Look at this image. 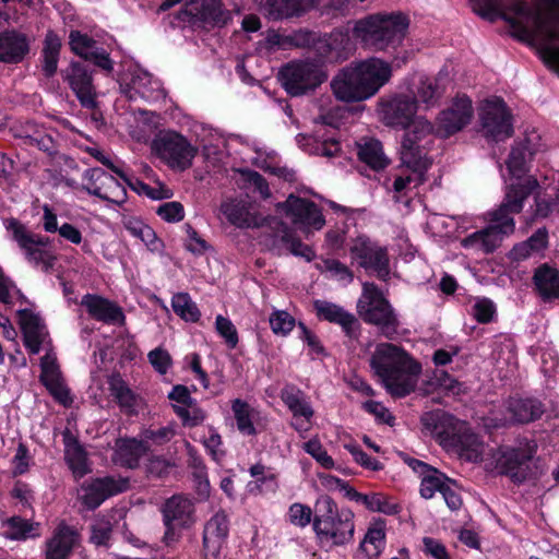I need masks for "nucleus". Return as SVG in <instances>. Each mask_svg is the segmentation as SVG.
<instances>
[{"label": "nucleus", "mask_w": 559, "mask_h": 559, "mask_svg": "<svg viewBox=\"0 0 559 559\" xmlns=\"http://www.w3.org/2000/svg\"><path fill=\"white\" fill-rule=\"evenodd\" d=\"M496 314V305L489 298H477L472 307V316L479 323H489Z\"/></svg>", "instance_id": "nucleus-60"}, {"label": "nucleus", "mask_w": 559, "mask_h": 559, "mask_svg": "<svg viewBox=\"0 0 559 559\" xmlns=\"http://www.w3.org/2000/svg\"><path fill=\"white\" fill-rule=\"evenodd\" d=\"M392 74L390 64L379 58L353 62L331 81L336 99L344 103H360L374 96L389 82Z\"/></svg>", "instance_id": "nucleus-3"}, {"label": "nucleus", "mask_w": 559, "mask_h": 559, "mask_svg": "<svg viewBox=\"0 0 559 559\" xmlns=\"http://www.w3.org/2000/svg\"><path fill=\"white\" fill-rule=\"evenodd\" d=\"M370 367L388 393L401 399L415 391L421 367L402 347L380 343L370 357Z\"/></svg>", "instance_id": "nucleus-2"}, {"label": "nucleus", "mask_w": 559, "mask_h": 559, "mask_svg": "<svg viewBox=\"0 0 559 559\" xmlns=\"http://www.w3.org/2000/svg\"><path fill=\"white\" fill-rule=\"evenodd\" d=\"M462 423L442 409L425 412L420 416L423 433L432 437L443 449L453 444V436L461 431Z\"/></svg>", "instance_id": "nucleus-20"}, {"label": "nucleus", "mask_w": 559, "mask_h": 559, "mask_svg": "<svg viewBox=\"0 0 559 559\" xmlns=\"http://www.w3.org/2000/svg\"><path fill=\"white\" fill-rule=\"evenodd\" d=\"M22 138L26 144L36 146L50 156L57 153V145L52 136L32 124H27Z\"/></svg>", "instance_id": "nucleus-48"}, {"label": "nucleus", "mask_w": 559, "mask_h": 559, "mask_svg": "<svg viewBox=\"0 0 559 559\" xmlns=\"http://www.w3.org/2000/svg\"><path fill=\"white\" fill-rule=\"evenodd\" d=\"M128 486V479L122 477H97L82 484L79 499L85 508L94 510L109 497L126 491Z\"/></svg>", "instance_id": "nucleus-17"}, {"label": "nucleus", "mask_w": 559, "mask_h": 559, "mask_svg": "<svg viewBox=\"0 0 559 559\" xmlns=\"http://www.w3.org/2000/svg\"><path fill=\"white\" fill-rule=\"evenodd\" d=\"M537 295L543 301L559 299V271L547 263L539 265L533 276Z\"/></svg>", "instance_id": "nucleus-34"}, {"label": "nucleus", "mask_w": 559, "mask_h": 559, "mask_svg": "<svg viewBox=\"0 0 559 559\" xmlns=\"http://www.w3.org/2000/svg\"><path fill=\"white\" fill-rule=\"evenodd\" d=\"M221 211L228 222L238 227H250L254 219L249 212L248 204L241 200H228L223 202Z\"/></svg>", "instance_id": "nucleus-42"}, {"label": "nucleus", "mask_w": 559, "mask_h": 559, "mask_svg": "<svg viewBox=\"0 0 559 559\" xmlns=\"http://www.w3.org/2000/svg\"><path fill=\"white\" fill-rule=\"evenodd\" d=\"M231 409L235 415L238 430L247 436L255 433V428L252 423V409L249 404L240 399L233 401Z\"/></svg>", "instance_id": "nucleus-51"}, {"label": "nucleus", "mask_w": 559, "mask_h": 559, "mask_svg": "<svg viewBox=\"0 0 559 559\" xmlns=\"http://www.w3.org/2000/svg\"><path fill=\"white\" fill-rule=\"evenodd\" d=\"M417 102L405 95H397L380 103L382 121L390 127L405 128L415 118Z\"/></svg>", "instance_id": "nucleus-23"}, {"label": "nucleus", "mask_w": 559, "mask_h": 559, "mask_svg": "<svg viewBox=\"0 0 559 559\" xmlns=\"http://www.w3.org/2000/svg\"><path fill=\"white\" fill-rule=\"evenodd\" d=\"M171 306L174 311L186 321L195 322L200 318V311L188 294H176L173 297Z\"/></svg>", "instance_id": "nucleus-53"}, {"label": "nucleus", "mask_w": 559, "mask_h": 559, "mask_svg": "<svg viewBox=\"0 0 559 559\" xmlns=\"http://www.w3.org/2000/svg\"><path fill=\"white\" fill-rule=\"evenodd\" d=\"M104 189H93V195L115 204H122L127 199L124 187L111 175H102Z\"/></svg>", "instance_id": "nucleus-47"}, {"label": "nucleus", "mask_w": 559, "mask_h": 559, "mask_svg": "<svg viewBox=\"0 0 559 559\" xmlns=\"http://www.w3.org/2000/svg\"><path fill=\"white\" fill-rule=\"evenodd\" d=\"M126 229L134 237L140 238L146 245L155 240L154 230L142 221L130 217L124 221Z\"/></svg>", "instance_id": "nucleus-62"}, {"label": "nucleus", "mask_w": 559, "mask_h": 559, "mask_svg": "<svg viewBox=\"0 0 559 559\" xmlns=\"http://www.w3.org/2000/svg\"><path fill=\"white\" fill-rule=\"evenodd\" d=\"M69 44L75 55L93 62L106 72L112 71L114 66L109 58V53L106 52L105 49L99 48L97 43L86 34L79 31H71L69 35Z\"/></svg>", "instance_id": "nucleus-25"}, {"label": "nucleus", "mask_w": 559, "mask_h": 559, "mask_svg": "<svg viewBox=\"0 0 559 559\" xmlns=\"http://www.w3.org/2000/svg\"><path fill=\"white\" fill-rule=\"evenodd\" d=\"M148 451V445L142 440L123 439L117 442L115 460L122 466L135 468L140 459Z\"/></svg>", "instance_id": "nucleus-37"}, {"label": "nucleus", "mask_w": 559, "mask_h": 559, "mask_svg": "<svg viewBox=\"0 0 559 559\" xmlns=\"http://www.w3.org/2000/svg\"><path fill=\"white\" fill-rule=\"evenodd\" d=\"M369 511L393 515L400 512V506L389 496L381 492L364 495L361 502Z\"/></svg>", "instance_id": "nucleus-49"}, {"label": "nucleus", "mask_w": 559, "mask_h": 559, "mask_svg": "<svg viewBox=\"0 0 559 559\" xmlns=\"http://www.w3.org/2000/svg\"><path fill=\"white\" fill-rule=\"evenodd\" d=\"M319 0H264L270 19L278 21L298 17L312 9Z\"/></svg>", "instance_id": "nucleus-33"}, {"label": "nucleus", "mask_w": 559, "mask_h": 559, "mask_svg": "<svg viewBox=\"0 0 559 559\" xmlns=\"http://www.w3.org/2000/svg\"><path fill=\"white\" fill-rule=\"evenodd\" d=\"M112 525L109 519L97 518L91 525L90 540L96 546H107L111 537Z\"/></svg>", "instance_id": "nucleus-57"}, {"label": "nucleus", "mask_w": 559, "mask_h": 559, "mask_svg": "<svg viewBox=\"0 0 559 559\" xmlns=\"http://www.w3.org/2000/svg\"><path fill=\"white\" fill-rule=\"evenodd\" d=\"M531 194L535 201L534 217L546 218L554 212L559 213V187L542 188L535 176L526 174V199Z\"/></svg>", "instance_id": "nucleus-26"}, {"label": "nucleus", "mask_w": 559, "mask_h": 559, "mask_svg": "<svg viewBox=\"0 0 559 559\" xmlns=\"http://www.w3.org/2000/svg\"><path fill=\"white\" fill-rule=\"evenodd\" d=\"M229 532V521L224 511L216 512L204 525L203 547L206 559H218Z\"/></svg>", "instance_id": "nucleus-27"}, {"label": "nucleus", "mask_w": 559, "mask_h": 559, "mask_svg": "<svg viewBox=\"0 0 559 559\" xmlns=\"http://www.w3.org/2000/svg\"><path fill=\"white\" fill-rule=\"evenodd\" d=\"M284 88L292 96H300L317 88L325 81V73L313 62H292L281 72Z\"/></svg>", "instance_id": "nucleus-12"}, {"label": "nucleus", "mask_w": 559, "mask_h": 559, "mask_svg": "<svg viewBox=\"0 0 559 559\" xmlns=\"http://www.w3.org/2000/svg\"><path fill=\"white\" fill-rule=\"evenodd\" d=\"M448 480H450V478L432 467L421 476L420 496L425 499H430L437 491L441 493Z\"/></svg>", "instance_id": "nucleus-50"}, {"label": "nucleus", "mask_w": 559, "mask_h": 559, "mask_svg": "<svg viewBox=\"0 0 559 559\" xmlns=\"http://www.w3.org/2000/svg\"><path fill=\"white\" fill-rule=\"evenodd\" d=\"M554 413V405L551 401L545 402L537 397H526V424L536 421L543 418L550 419Z\"/></svg>", "instance_id": "nucleus-55"}, {"label": "nucleus", "mask_w": 559, "mask_h": 559, "mask_svg": "<svg viewBox=\"0 0 559 559\" xmlns=\"http://www.w3.org/2000/svg\"><path fill=\"white\" fill-rule=\"evenodd\" d=\"M4 225L12 233L13 239L23 250L27 261L35 266H40L45 273L51 272L56 262V255L45 249L48 245V239L29 233L15 218L7 219Z\"/></svg>", "instance_id": "nucleus-11"}, {"label": "nucleus", "mask_w": 559, "mask_h": 559, "mask_svg": "<svg viewBox=\"0 0 559 559\" xmlns=\"http://www.w3.org/2000/svg\"><path fill=\"white\" fill-rule=\"evenodd\" d=\"M60 49V38L57 34L49 31L45 36L44 47L41 51L43 71L45 76L51 78L56 74L58 69Z\"/></svg>", "instance_id": "nucleus-39"}, {"label": "nucleus", "mask_w": 559, "mask_h": 559, "mask_svg": "<svg viewBox=\"0 0 559 559\" xmlns=\"http://www.w3.org/2000/svg\"><path fill=\"white\" fill-rule=\"evenodd\" d=\"M313 307L319 319L341 325L346 336L350 340L358 338L360 323L353 313L326 300H314Z\"/></svg>", "instance_id": "nucleus-24"}, {"label": "nucleus", "mask_w": 559, "mask_h": 559, "mask_svg": "<svg viewBox=\"0 0 559 559\" xmlns=\"http://www.w3.org/2000/svg\"><path fill=\"white\" fill-rule=\"evenodd\" d=\"M273 223L276 225L278 230V237L281 241L286 245L289 252L296 257H301L306 259V261H311L316 257L313 250L301 242V240L294 235V233L283 223L276 219H273Z\"/></svg>", "instance_id": "nucleus-44"}, {"label": "nucleus", "mask_w": 559, "mask_h": 559, "mask_svg": "<svg viewBox=\"0 0 559 559\" xmlns=\"http://www.w3.org/2000/svg\"><path fill=\"white\" fill-rule=\"evenodd\" d=\"M109 390L121 408L126 409L127 413L134 412L136 397L119 374L110 377Z\"/></svg>", "instance_id": "nucleus-46"}, {"label": "nucleus", "mask_w": 559, "mask_h": 559, "mask_svg": "<svg viewBox=\"0 0 559 559\" xmlns=\"http://www.w3.org/2000/svg\"><path fill=\"white\" fill-rule=\"evenodd\" d=\"M401 164L396 169L393 181V191L397 194L395 200L399 201V195H406L413 188H417L426 180V173L432 165V159L415 158L414 163H407L402 155H400Z\"/></svg>", "instance_id": "nucleus-22"}, {"label": "nucleus", "mask_w": 559, "mask_h": 559, "mask_svg": "<svg viewBox=\"0 0 559 559\" xmlns=\"http://www.w3.org/2000/svg\"><path fill=\"white\" fill-rule=\"evenodd\" d=\"M166 526L164 538L174 540L176 530L188 528L195 523V508L193 501L183 495H174L167 499L162 509Z\"/></svg>", "instance_id": "nucleus-15"}, {"label": "nucleus", "mask_w": 559, "mask_h": 559, "mask_svg": "<svg viewBox=\"0 0 559 559\" xmlns=\"http://www.w3.org/2000/svg\"><path fill=\"white\" fill-rule=\"evenodd\" d=\"M175 429L171 425L158 428H146L142 431V441L148 445V442L162 445L169 442L175 437Z\"/></svg>", "instance_id": "nucleus-58"}, {"label": "nucleus", "mask_w": 559, "mask_h": 559, "mask_svg": "<svg viewBox=\"0 0 559 559\" xmlns=\"http://www.w3.org/2000/svg\"><path fill=\"white\" fill-rule=\"evenodd\" d=\"M78 542L75 530L59 525L52 538L47 544V559H67Z\"/></svg>", "instance_id": "nucleus-35"}, {"label": "nucleus", "mask_w": 559, "mask_h": 559, "mask_svg": "<svg viewBox=\"0 0 559 559\" xmlns=\"http://www.w3.org/2000/svg\"><path fill=\"white\" fill-rule=\"evenodd\" d=\"M20 325L23 332L24 345L29 354L36 355L46 343L48 332L43 320L27 309L19 310Z\"/></svg>", "instance_id": "nucleus-30"}, {"label": "nucleus", "mask_w": 559, "mask_h": 559, "mask_svg": "<svg viewBox=\"0 0 559 559\" xmlns=\"http://www.w3.org/2000/svg\"><path fill=\"white\" fill-rule=\"evenodd\" d=\"M9 531L5 533V537L10 539H25L28 537H35L39 534L36 532L38 523H32L20 516H12L5 521Z\"/></svg>", "instance_id": "nucleus-52"}, {"label": "nucleus", "mask_w": 559, "mask_h": 559, "mask_svg": "<svg viewBox=\"0 0 559 559\" xmlns=\"http://www.w3.org/2000/svg\"><path fill=\"white\" fill-rule=\"evenodd\" d=\"M280 206L290 217L293 224L307 236L312 230H320L325 224L320 209L307 199L290 194Z\"/></svg>", "instance_id": "nucleus-16"}, {"label": "nucleus", "mask_w": 559, "mask_h": 559, "mask_svg": "<svg viewBox=\"0 0 559 559\" xmlns=\"http://www.w3.org/2000/svg\"><path fill=\"white\" fill-rule=\"evenodd\" d=\"M273 223L276 225L278 230V237L281 241L286 245L289 252L296 257H301L306 259V261H311L316 257L313 250L301 242V240L294 235V233L283 223L276 219H273Z\"/></svg>", "instance_id": "nucleus-43"}, {"label": "nucleus", "mask_w": 559, "mask_h": 559, "mask_svg": "<svg viewBox=\"0 0 559 559\" xmlns=\"http://www.w3.org/2000/svg\"><path fill=\"white\" fill-rule=\"evenodd\" d=\"M281 400L292 412L295 421L292 424L298 431L308 430V426L314 412L307 401L305 393L293 384L285 385L280 393Z\"/></svg>", "instance_id": "nucleus-28"}, {"label": "nucleus", "mask_w": 559, "mask_h": 559, "mask_svg": "<svg viewBox=\"0 0 559 559\" xmlns=\"http://www.w3.org/2000/svg\"><path fill=\"white\" fill-rule=\"evenodd\" d=\"M481 132L487 139L504 140L512 134L511 114L500 98L485 100L478 110Z\"/></svg>", "instance_id": "nucleus-13"}, {"label": "nucleus", "mask_w": 559, "mask_h": 559, "mask_svg": "<svg viewBox=\"0 0 559 559\" xmlns=\"http://www.w3.org/2000/svg\"><path fill=\"white\" fill-rule=\"evenodd\" d=\"M405 132L402 136L400 155L407 163H414V157L421 159H431L428 156L435 138L437 134V124L433 126L425 117L417 116L413 121L406 126Z\"/></svg>", "instance_id": "nucleus-10"}, {"label": "nucleus", "mask_w": 559, "mask_h": 559, "mask_svg": "<svg viewBox=\"0 0 559 559\" xmlns=\"http://www.w3.org/2000/svg\"><path fill=\"white\" fill-rule=\"evenodd\" d=\"M174 412L182 420L183 426L195 427L206 419V413L193 400L186 406H174Z\"/></svg>", "instance_id": "nucleus-54"}, {"label": "nucleus", "mask_w": 559, "mask_h": 559, "mask_svg": "<svg viewBox=\"0 0 559 559\" xmlns=\"http://www.w3.org/2000/svg\"><path fill=\"white\" fill-rule=\"evenodd\" d=\"M442 94L443 90L439 85L437 79L421 76L416 86L414 99L417 103H423L426 108H431L437 105Z\"/></svg>", "instance_id": "nucleus-45"}, {"label": "nucleus", "mask_w": 559, "mask_h": 559, "mask_svg": "<svg viewBox=\"0 0 559 559\" xmlns=\"http://www.w3.org/2000/svg\"><path fill=\"white\" fill-rule=\"evenodd\" d=\"M64 459L75 478H82L90 472L85 450L70 433L64 435Z\"/></svg>", "instance_id": "nucleus-36"}, {"label": "nucleus", "mask_w": 559, "mask_h": 559, "mask_svg": "<svg viewBox=\"0 0 559 559\" xmlns=\"http://www.w3.org/2000/svg\"><path fill=\"white\" fill-rule=\"evenodd\" d=\"M409 21L402 13L373 14L356 22L354 35L373 50L396 47L404 39Z\"/></svg>", "instance_id": "nucleus-5"}, {"label": "nucleus", "mask_w": 559, "mask_h": 559, "mask_svg": "<svg viewBox=\"0 0 559 559\" xmlns=\"http://www.w3.org/2000/svg\"><path fill=\"white\" fill-rule=\"evenodd\" d=\"M474 11L481 17L493 21L502 17L509 34L524 43V5L523 0H472Z\"/></svg>", "instance_id": "nucleus-9"}, {"label": "nucleus", "mask_w": 559, "mask_h": 559, "mask_svg": "<svg viewBox=\"0 0 559 559\" xmlns=\"http://www.w3.org/2000/svg\"><path fill=\"white\" fill-rule=\"evenodd\" d=\"M352 257L359 261L365 270L376 272L378 278L386 281L390 275L389 257L385 248L372 242L367 237H357L350 247Z\"/></svg>", "instance_id": "nucleus-18"}, {"label": "nucleus", "mask_w": 559, "mask_h": 559, "mask_svg": "<svg viewBox=\"0 0 559 559\" xmlns=\"http://www.w3.org/2000/svg\"><path fill=\"white\" fill-rule=\"evenodd\" d=\"M358 156L373 170L383 169L389 164L381 142L376 139L364 140V143L358 144Z\"/></svg>", "instance_id": "nucleus-38"}, {"label": "nucleus", "mask_w": 559, "mask_h": 559, "mask_svg": "<svg viewBox=\"0 0 559 559\" xmlns=\"http://www.w3.org/2000/svg\"><path fill=\"white\" fill-rule=\"evenodd\" d=\"M357 312L366 323L376 325L384 337L393 338L397 333V316L376 284L364 283Z\"/></svg>", "instance_id": "nucleus-6"}, {"label": "nucleus", "mask_w": 559, "mask_h": 559, "mask_svg": "<svg viewBox=\"0 0 559 559\" xmlns=\"http://www.w3.org/2000/svg\"><path fill=\"white\" fill-rule=\"evenodd\" d=\"M456 381L445 371H436L426 385L419 388L423 395L433 393L438 388L454 390Z\"/></svg>", "instance_id": "nucleus-59"}, {"label": "nucleus", "mask_w": 559, "mask_h": 559, "mask_svg": "<svg viewBox=\"0 0 559 559\" xmlns=\"http://www.w3.org/2000/svg\"><path fill=\"white\" fill-rule=\"evenodd\" d=\"M81 306L97 321L114 325L124 323L126 317L122 309L116 302L99 295H84L81 300Z\"/></svg>", "instance_id": "nucleus-29"}, {"label": "nucleus", "mask_w": 559, "mask_h": 559, "mask_svg": "<svg viewBox=\"0 0 559 559\" xmlns=\"http://www.w3.org/2000/svg\"><path fill=\"white\" fill-rule=\"evenodd\" d=\"M295 324V319L284 310L275 311L270 317L271 329L277 335H287Z\"/></svg>", "instance_id": "nucleus-61"}, {"label": "nucleus", "mask_w": 559, "mask_h": 559, "mask_svg": "<svg viewBox=\"0 0 559 559\" xmlns=\"http://www.w3.org/2000/svg\"><path fill=\"white\" fill-rule=\"evenodd\" d=\"M50 394L61 404L69 405L72 402L69 390L64 385L60 373L53 376L51 372L45 379H40Z\"/></svg>", "instance_id": "nucleus-56"}, {"label": "nucleus", "mask_w": 559, "mask_h": 559, "mask_svg": "<svg viewBox=\"0 0 559 559\" xmlns=\"http://www.w3.org/2000/svg\"><path fill=\"white\" fill-rule=\"evenodd\" d=\"M151 148L170 168L181 171L191 167L197 154V148L174 131L159 132L152 141Z\"/></svg>", "instance_id": "nucleus-8"}, {"label": "nucleus", "mask_w": 559, "mask_h": 559, "mask_svg": "<svg viewBox=\"0 0 559 559\" xmlns=\"http://www.w3.org/2000/svg\"><path fill=\"white\" fill-rule=\"evenodd\" d=\"M384 532L381 528H370L360 544V548L369 557L377 556L384 543Z\"/></svg>", "instance_id": "nucleus-63"}, {"label": "nucleus", "mask_w": 559, "mask_h": 559, "mask_svg": "<svg viewBox=\"0 0 559 559\" xmlns=\"http://www.w3.org/2000/svg\"><path fill=\"white\" fill-rule=\"evenodd\" d=\"M542 11L537 15L540 35L538 55L544 64L559 74V0H539Z\"/></svg>", "instance_id": "nucleus-7"}, {"label": "nucleus", "mask_w": 559, "mask_h": 559, "mask_svg": "<svg viewBox=\"0 0 559 559\" xmlns=\"http://www.w3.org/2000/svg\"><path fill=\"white\" fill-rule=\"evenodd\" d=\"M461 431L453 436V444L447 445L445 450L456 453L467 462H478L483 457L484 443L478 436L469 430L466 423L461 424Z\"/></svg>", "instance_id": "nucleus-31"}, {"label": "nucleus", "mask_w": 559, "mask_h": 559, "mask_svg": "<svg viewBox=\"0 0 559 559\" xmlns=\"http://www.w3.org/2000/svg\"><path fill=\"white\" fill-rule=\"evenodd\" d=\"M509 177L504 202L499 209L490 212L489 226L473 233L462 240V246L483 253L493 252L504 236L514 230L512 214L520 213L524 200V145L514 146L507 160Z\"/></svg>", "instance_id": "nucleus-1"}, {"label": "nucleus", "mask_w": 559, "mask_h": 559, "mask_svg": "<svg viewBox=\"0 0 559 559\" xmlns=\"http://www.w3.org/2000/svg\"><path fill=\"white\" fill-rule=\"evenodd\" d=\"M186 448L188 453V466L193 469L192 475L197 483V491L200 496L206 498L210 493L206 466L197 450L189 442L186 443Z\"/></svg>", "instance_id": "nucleus-41"}, {"label": "nucleus", "mask_w": 559, "mask_h": 559, "mask_svg": "<svg viewBox=\"0 0 559 559\" xmlns=\"http://www.w3.org/2000/svg\"><path fill=\"white\" fill-rule=\"evenodd\" d=\"M524 452L521 449H508L498 459V465L502 474L511 477L514 483L521 484L524 480L522 463Z\"/></svg>", "instance_id": "nucleus-40"}, {"label": "nucleus", "mask_w": 559, "mask_h": 559, "mask_svg": "<svg viewBox=\"0 0 559 559\" xmlns=\"http://www.w3.org/2000/svg\"><path fill=\"white\" fill-rule=\"evenodd\" d=\"M178 19L191 24L201 23L205 27H223L231 20V14L221 0H192L178 12Z\"/></svg>", "instance_id": "nucleus-14"}, {"label": "nucleus", "mask_w": 559, "mask_h": 559, "mask_svg": "<svg viewBox=\"0 0 559 559\" xmlns=\"http://www.w3.org/2000/svg\"><path fill=\"white\" fill-rule=\"evenodd\" d=\"M313 531L321 543L346 546L354 538V513L349 509H338L330 496H321L316 503Z\"/></svg>", "instance_id": "nucleus-4"}, {"label": "nucleus", "mask_w": 559, "mask_h": 559, "mask_svg": "<svg viewBox=\"0 0 559 559\" xmlns=\"http://www.w3.org/2000/svg\"><path fill=\"white\" fill-rule=\"evenodd\" d=\"M473 116L474 109L468 97L454 98L451 106L440 111L437 117L438 138L447 139L457 133L471 122Z\"/></svg>", "instance_id": "nucleus-19"}, {"label": "nucleus", "mask_w": 559, "mask_h": 559, "mask_svg": "<svg viewBox=\"0 0 559 559\" xmlns=\"http://www.w3.org/2000/svg\"><path fill=\"white\" fill-rule=\"evenodd\" d=\"M29 50L27 37L16 31L0 34V62L17 63Z\"/></svg>", "instance_id": "nucleus-32"}, {"label": "nucleus", "mask_w": 559, "mask_h": 559, "mask_svg": "<svg viewBox=\"0 0 559 559\" xmlns=\"http://www.w3.org/2000/svg\"><path fill=\"white\" fill-rule=\"evenodd\" d=\"M61 75L83 107L94 109L97 106L92 72L85 64L72 61L61 71Z\"/></svg>", "instance_id": "nucleus-21"}, {"label": "nucleus", "mask_w": 559, "mask_h": 559, "mask_svg": "<svg viewBox=\"0 0 559 559\" xmlns=\"http://www.w3.org/2000/svg\"><path fill=\"white\" fill-rule=\"evenodd\" d=\"M215 326L217 333L225 338L226 344L230 348H235L238 344V333L233 322L219 314L216 317Z\"/></svg>", "instance_id": "nucleus-64"}]
</instances>
